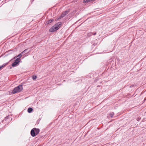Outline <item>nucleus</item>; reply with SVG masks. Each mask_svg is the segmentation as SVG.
<instances>
[{"label":"nucleus","mask_w":146,"mask_h":146,"mask_svg":"<svg viewBox=\"0 0 146 146\" xmlns=\"http://www.w3.org/2000/svg\"><path fill=\"white\" fill-rule=\"evenodd\" d=\"M27 50H24V51H23L22 53H21V54H23V53H24L25 52H26V51Z\"/></svg>","instance_id":"14"},{"label":"nucleus","mask_w":146,"mask_h":146,"mask_svg":"<svg viewBox=\"0 0 146 146\" xmlns=\"http://www.w3.org/2000/svg\"><path fill=\"white\" fill-rule=\"evenodd\" d=\"M37 78V76L35 75H33L32 76V78L34 80H35Z\"/></svg>","instance_id":"9"},{"label":"nucleus","mask_w":146,"mask_h":146,"mask_svg":"<svg viewBox=\"0 0 146 146\" xmlns=\"http://www.w3.org/2000/svg\"><path fill=\"white\" fill-rule=\"evenodd\" d=\"M61 24L60 22L55 24L49 29L50 32H52L57 30L60 27Z\"/></svg>","instance_id":"1"},{"label":"nucleus","mask_w":146,"mask_h":146,"mask_svg":"<svg viewBox=\"0 0 146 146\" xmlns=\"http://www.w3.org/2000/svg\"><path fill=\"white\" fill-rule=\"evenodd\" d=\"M99 86H98V87H99Z\"/></svg>","instance_id":"15"},{"label":"nucleus","mask_w":146,"mask_h":146,"mask_svg":"<svg viewBox=\"0 0 146 146\" xmlns=\"http://www.w3.org/2000/svg\"><path fill=\"white\" fill-rule=\"evenodd\" d=\"M23 86L22 85H20L15 88L13 90V94H14L18 92H21L23 89Z\"/></svg>","instance_id":"3"},{"label":"nucleus","mask_w":146,"mask_h":146,"mask_svg":"<svg viewBox=\"0 0 146 146\" xmlns=\"http://www.w3.org/2000/svg\"><path fill=\"white\" fill-rule=\"evenodd\" d=\"M9 116H6V117H5V120H6V119H8V118H9Z\"/></svg>","instance_id":"13"},{"label":"nucleus","mask_w":146,"mask_h":146,"mask_svg":"<svg viewBox=\"0 0 146 146\" xmlns=\"http://www.w3.org/2000/svg\"><path fill=\"white\" fill-rule=\"evenodd\" d=\"M40 131V130L39 129L34 128L31 130V134L32 137H35L38 134Z\"/></svg>","instance_id":"2"},{"label":"nucleus","mask_w":146,"mask_h":146,"mask_svg":"<svg viewBox=\"0 0 146 146\" xmlns=\"http://www.w3.org/2000/svg\"><path fill=\"white\" fill-rule=\"evenodd\" d=\"M53 21V19H51L50 20L46 22V23L47 24H49L50 23H51Z\"/></svg>","instance_id":"6"},{"label":"nucleus","mask_w":146,"mask_h":146,"mask_svg":"<svg viewBox=\"0 0 146 146\" xmlns=\"http://www.w3.org/2000/svg\"><path fill=\"white\" fill-rule=\"evenodd\" d=\"M140 119H141V118L139 117H138L137 119V120L138 121H139L140 120Z\"/></svg>","instance_id":"12"},{"label":"nucleus","mask_w":146,"mask_h":146,"mask_svg":"<svg viewBox=\"0 0 146 146\" xmlns=\"http://www.w3.org/2000/svg\"><path fill=\"white\" fill-rule=\"evenodd\" d=\"M7 63H6L3 64L2 66H0V69H1L2 68L5 67V66H6L7 65Z\"/></svg>","instance_id":"8"},{"label":"nucleus","mask_w":146,"mask_h":146,"mask_svg":"<svg viewBox=\"0 0 146 146\" xmlns=\"http://www.w3.org/2000/svg\"><path fill=\"white\" fill-rule=\"evenodd\" d=\"M20 60L19 58H17L15 61L12 64V66L13 67L16 66L19 62Z\"/></svg>","instance_id":"4"},{"label":"nucleus","mask_w":146,"mask_h":146,"mask_svg":"<svg viewBox=\"0 0 146 146\" xmlns=\"http://www.w3.org/2000/svg\"><path fill=\"white\" fill-rule=\"evenodd\" d=\"M22 56V54H19V55L17 56V57H19L18 58H19V59H20V58H21Z\"/></svg>","instance_id":"11"},{"label":"nucleus","mask_w":146,"mask_h":146,"mask_svg":"<svg viewBox=\"0 0 146 146\" xmlns=\"http://www.w3.org/2000/svg\"><path fill=\"white\" fill-rule=\"evenodd\" d=\"M68 11H66L63 12L61 16L59 17L58 19H61L64 17L68 13Z\"/></svg>","instance_id":"5"},{"label":"nucleus","mask_w":146,"mask_h":146,"mask_svg":"<svg viewBox=\"0 0 146 146\" xmlns=\"http://www.w3.org/2000/svg\"><path fill=\"white\" fill-rule=\"evenodd\" d=\"M114 113L113 112H111V113H110V115L111 117H112L113 115H114Z\"/></svg>","instance_id":"10"},{"label":"nucleus","mask_w":146,"mask_h":146,"mask_svg":"<svg viewBox=\"0 0 146 146\" xmlns=\"http://www.w3.org/2000/svg\"><path fill=\"white\" fill-rule=\"evenodd\" d=\"M33 110V109L32 108H28L27 111L29 113H30Z\"/></svg>","instance_id":"7"}]
</instances>
